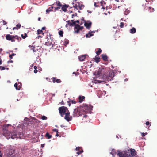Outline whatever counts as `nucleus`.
Listing matches in <instances>:
<instances>
[{"instance_id":"nucleus-26","label":"nucleus","mask_w":157,"mask_h":157,"mask_svg":"<svg viewBox=\"0 0 157 157\" xmlns=\"http://www.w3.org/2000/svg\"><path fill=\"white\" fill-rule=\"evenodd\" d=\"M17 83H15L14 85V86L16 88V89L17 90H20V87H17Z\"/></svg>"},{"instance_id":"nucleus-9","label":"nucleus","mask_w":157,"mask_h":157,"mask_svg":"<svg viewBox=\"0 0 157 157\" xmlns=\"http://www.w3.org/2000/svg\"><path fill=\"white\" fill-rule=\"evenodd\" d=\"M11 39L10 41H11L12 42H13L15 41V39H17L18 41H19L20 40H21V38L20 37L19 38L18 36L16 35L15 36H13Z\"/></svg>"},{"instance_id":"nucleus-63","label":"nucleus","mask_w":157,"mask_h":157,"mask_svg":"<svg viewBox=\"0 0 157 157\" xmlns=\"http://www.w3.org/2000/svg\"><path fill=\"white\" fill-rule=\"evenodd\" d=\"M24 120L25 121H28V119L27 117H25Z\"/></svg>"},{"instance_id":"nucleus-30","label":"nucleus","mask_w":157,"mask_h":157,"mask_svg":"<svg viewBox=\"0 0 157 157\" xmlns=\"http://www.w3.org/2000/svg\"><path fill=\"white\" fill-rule=\"evenodd\" d=\"M52 10L50 7L48 8L46 10V14L52 11Z\"/></svg>"},{"instance_id":"nucleus-23","label":"nucleus","mask_w":157,"mask_h":157,"mask_svg":"<svg viewBox=\"0 0 157 157\" xmlns=\"http://www.w3.org/2000/svg\"><path fill=\"white\" fill-rule=\"evenodd\" d=\"M29 47L30 48L31 50H32L34 52H36V50L35 49V48L34 46L29 45Z\"/></svg>"},{"instance_id":"nucleus-16","label":"nucleus","mask_w":157,"mask_h":157,"mask_svg":"<svg viewBox=\"0 0 157 157\" xmlns=\"http://www.w3.org/2000/svg\"><path fill=\"white\" fill-rule=\"evenodd\" d=\"M86 58V55H82L78 57V59L80 61H83Z\"/></svg>"},{"instance_id":"nucleus-20","label":"nucleus","mask_w":157,"mask_h":157,"mask_svg":"<svg viewBox=\"0 0 157 157\" xmlns=\"http://www.w3.org/2000/svg\"><path fill=\"white\" fill-rule=\"evenodd\" d=\"M57 6L61 7L62 5L60 2L59 1H56V2L54 3V4Z\"/></svg>"},{"instance_id":"nucleus-46","label":"nucleus","mask_w":157,"mask_h":157,"mask_svg":"<svg viewBox=\"0 0 157 157\" xmlns=\"http://www.w3.org/2000/svg\"><path fill=\"white\" fill-rule=\"evenodd\" d=\"M75 21V25H77V24H76V22H77V23H79V20H77L76 21Z\"/></svg>"},{"instance_id":"nucleus-22","label":"nucleus","mask_w":157,"mask_h":157,"mask_svg":"<svg viewBox=\"0 0 157 157\" xmlns=\"http://www.w3.org/2000/svg\"><path fill=\"white\" fill-rule=\"evenodd\" d=\"M85 97L83 96H80L79 97V102H81L83 101V100L84 99Z\"/></svg>"},{"instance_id":"nucleus-56","label":"nucleus","mask_w":157,"mask_h":157,"mask_svg":"<svg viewBox=\"0 0 157 157\" xmlns=\"http://www.w3.org/2000/svg\"><path fill=\"white\" fill-rule=\"evenodd\" d=\"M94 5L95 7H97L98 6L97 5L96 3V2L94 3Z\"/></svg>"},{"instance_id":"nucleus-49","label":"nucleus","mask_w":157,"mask_h":157,"mask_svg":"<svg viewBox=\"0 0 157 157\" xmlns=\"http://www.w3.org/2000/svg\"><path fill=\"white\" fill-rule=\"evenodd\" d=\"M77 14L76 13H75V14H72V18H73V16H77Z\"/></svg>"},{"instance_id":"nucleus-45","label":"nucleus","mask_w":157,"mask_h":157,"mask_svg":"<svg viewBox=\"0 0 157 157\" xmlns=\"http://www.w3.org/2000/svg\"><path fill=\"white\" fill-rule=\"evenodd\" d=\"M80 148L79 147H77L76 148V151H80ZM81 151H82V150H81Z\"/></svg>"},{"instance_id":"nucleus-25","label":"nucleus","mask_w":157,"mask_h":157,"mask_svg":"<svg viewBox=\"0 0 157 157\" xmlns=\"http://www.w3.org/2000/svg\"><path fill=\"white\" fill-rule=\"evenodd\" d=\"M45 136L48 139H50L52 138V135L49 134L48 132H47L45 135Z\"/></svg>"},{"instance_id":"nucleus-4","label":"nucleus","mask_w":157,"mask_h":157,"mask_svg":"<svg viewBox=\"0 0 157 157\" xmlns=\"http://www.w3.org/2000/svg\"><path fill=\"white\" fill-rule=\"evenodd\" d=\"M82 115H83V114L82 113V111L80 108H77L74 109L73 114V117H78Z\"/></svg>"},{"instance_id":"nucleus-55","label":"nucleus","mask_w":157,"mask_h":157,"mask_svg":"<svg viewBox=\"0 0 157 157\" xmlns=\"http://www.w3.org/2000/svg\"><path fill=\"white\" fill-rule=\"evenodd\" d=\"M145 136V135L144 134V133H141V136H142V137H144V136Z\"/></svg>"},{"instance_id":"nucleus-12","label":"nucleus","mask_w":157,"mask_h":157,"mask_svg":"<svg viewBox=\"0 0 157 157\" xmlns=\"http://www.w3.org/2000/svg\"><path fill=\"white\" fill-rule=\"evenodd\" d=\"M92 23L91 22H90L89 23L85 22L84 23V25L88 29H89L91 26Z\"/></svg>"},{"instance_id":"nucleus-60","label":"nucleus","mask_w":157,"mask_h":157,"mask_svg":"<svg viewBox=\"0 0 157 157\" xmlns=\"http://www.w3.org/2000/svg\"><path fill=\"white\" fill-rule=\"evenodd\" d=\"M87 12L89 13H92L91 11H89V10H87Z\"/></svg>"},{"instance_id":"nucleus-7","label":"nucleus","mask_w":157,"mask_h":157,"mask_svg":"<svg viewBox=\"0 0 157 157\" xmlns=\"http://www.w3.org/2000/svg\"><path fill=\"white\" fill-rule=\"evenodd\" d=\"M114 76V73L113 72H109V75L107 76V78L106 79H107L108 80L111 81L113 80V78Z\"/></svg>"},{"instance_id":"nucleus-5","label":"nucleus","mask_w":157,"mask_h":157,"mask_svg":"<svg viewBox=\"0 0 157 157\" xmlns=\"http://www.w3.org/2000/svg\"><path fill=\"white\" fill-rule=\"evenodd\" d=\"M59 113L62 117H63L64 115H65L66 113L68 111L67 108L65 106H63L59 108Z\"/></svg>"},{"instance_id":"nucleus-39","label":"nucleus","mask_w":157,"mask_h":157,"mask_svg":"<svg viewBox=\"0 0 157 157\" xmlns=\"http://www.w3.org/2000/svg\"><path fill=\"white\" fill-rule=\"evenodd\" d=\"M149 10H150V12H152L154 11V8H151V7H149Z\"/></svg>"},{"instance_id":"nucleus-2","label":"nucleus","mask_w":157,"mask_h":157,"mask_svg":"<svg viewBox=\"0 0 157 157\" xmlns=\"http://www.w3.org/2000/svg\"><path fill=\"white\" fill-rule=\"evenodd\" d=\"M23 133L21 132H19L17 131H14L10 133L9 135L10 138L12 139H14L16 138H21V136L22 135Z\"/></svg>"},{"instance_id":"nucleus-62","label":"nucleus","mask_w":157,"mask_h":157,"mask_svg":"<svg viewBox=\"0 0 157 157\" xmlns=\"http://www.w3.org/2000/svg\"><path fill=\"white\" fill-rule=\"evenodd\" d=\"M87 117V116L86 115H85L83 117L84 118H86Z\"/></svg>"},{"instance_id":"nucleus-8","label":"nucleus","mask_w":157,"mask_h":157,"mask_svg":"<svg viewBox=\"0 0 157 157\" xmlns=\"http://www.w3.org/2000/svg\"><path fill=\"white\" fill-rule=\"evenodd\" d=\"M64 119L67 121L71 120L72 117L71 116H70V112L69 111H68V112L66 113H65Z\"/></svg>"},{"instance_id":"nucleus-53","label":"nucleus","mask_w":157,"mask_h":157,"mask_svg":"<svg viewBox=\"0 0 157 157\" xmlns=\"http://www.w3.org/2000/svg\"><path fill=\"white\" fill-rule=\"evenodd\" d=\"M54 11H56V10H58L56 7H54Z\"/></svg>"},{"instance_id":"nucleus-64","label":"nucleus","mask_w":157,"mask_h":157,"mask_svg":"<svg viewBox=\"0 0 157 157\" xmlns=\"http://www.w3.org/2000/svg\"><path fill=\"white\" fill-rule=\"evenodd\" d=\"M37 67L36 66H35L34 67V68L35 69H36L37 68Z\"/></svg>"},{"instance_id":"nucleus-61","label":"nucleus","mask_w":157,"mask_h":157,"mask_svg":"<svg viewBox=\"0 0 157 157\" xmlns=\"http://www.w3.org/2000/svg\"><path fill=\"white\" fill-rule=\"evenodd\" d=\"M61 7H59V6H57V7H56L57 8V9H58V10H59V9H60V8H61Z\"/></svg>"},{"instance_id":"nucleus-15","label":"nucleus","mask_w":157,"mask_h":157,"mask_svg":"<svg viewBox=\"0 0 157 157\" xmlns=\"http://www.w3.org/2000/svg\"><path fill=\"white\" fill-rule=\"evenodd\" d=\"M123 154L125 157H131L129 150L125 151L124 154Z\"/></svg>"},{"instance_id":"nucleus-14","label":"nucleus","mask_w":157,"mask_h":157,"mask_svg":"<svg viewBox=\"0 0 157 157\" xmlns=\"http://www.w3.org/2000/svg\"><path fill=\"white\" fill-rule=\"evenodd\" d=\"M130 154H131V156H134L136 155V151L134 149H131L129 151Z\"/></svg>"},{"instance_id":"nucleus-24","label":"nucleus","mask_w":157,"mask_h":157,"mask_svg":"<svg viewBox=\"0 0 157 157\" xmlns=\"http://www.w3.org/2000/svg\"><path fill=\"white\" fill-rule=\"evenodd\" d=\"M117 155L119 156V157H125L121 152H119L117 153Z\"/></svg>"},{"instance_id":"nucleus-52","label":"nucleus","mask_w":157,"mask_h":157,"mask_svg":"<svg viewBox=\"0 0 157 157\" xmlns=\"http://www.w3.org/2000/svg\"><path fill=\"white\" fill-rule=\"evenodd\" d=\"M37 71H38L36 69H35L34 71V72L35 73H37Z\"/></svg>"},{"instance_id":"nucleus-41","label":"nucleus","mask_w":157,"mask_h":157,"mask_svg":"<svg viewBox=\"0 0 157 157\" xmlns=\"http://www.w3.org/2000/svg\"><path fill=\"white\" fill-rule=\"evenodd\" d=\"M41 119L43 120H46L47 119V117L44 116H43L42 117Z\"/></svg>"},{"instance_id":"nucleus-57","label":"nucleus","mask_w":157,"mask_h":157,"mask_svg":"<svg viewBox=\"0 0 157 157\" xmlns=\"http://www.w3.org/2000/svg\"><path fill=\"white\" fill-rule=\"evenodd\" d=\"M13 29L14 30L15 29L17 30V28L16 27H14L13 28Z\"/></svg>"},{"instance_id":"nucleus-18","label":"nucleus","mask_w":157,"mask_h":157,"mask_svg":"<svg viewBox=\"0 0 157 157\" xmlns=\"http://www.w3.org/2000/svg\"><path fill=\"white\" fill-rule=\"evenodd\" d=\"M103 59L105 61H107L108 60V57L106 54H103L101 55Z\"/></svg>"},{"instance_id":"nucleus-21","label":"nucleus","mask_w":157,"mask_h":157,"mask_svg":"<svg viewBox=\"0 0 157 157\" xmlns=\"http://www.w3.org/2000/svg\"><path fill=\"white\" fill-rule=\"evenodd\" d=\"M136 32V29L133 27L130 30V33L132 34H133L135 33Z\"/></svg>"},{"instance_id":"nucleus-32","label":"nucleus","mask_w":157,"mask_h":157,"mask_svg":"<svg viewBox=\"0 0 157 157\" xmlns=\"http://www.w3.org/2000/svg\"><path fill=\"white\" fill-rule=\"evenodd\" d=\"M63 32L62 30H60L59 32V35H60V36L61 37L63 36Z\"/></svg>"},{"instance_id":"nucleus-47","label":"nucleus","mask_w":157,"mask_h":157,"mask_svg":"<svg viewBox=\"0 0 157 157\" xmlns=\"http://www.w3.org/2000/svg\"><path fill=\"white\" fill-rule=\"evenodd\" d=\"M71 102L72 104H74L76 103V102L74 100H72Z\"/></svg>"},{"instance_id":"nucleus-54","label":"nucleus","mask_w":157,"mask_h":157,"mask_svg":"<svg viewBox=\"0 0 157 157\" xmlns=\"http://www.w3.org/2000/svg\"><path fill=\"white\" fill-rule=\"evenodd\" d=\"M146 124L147 125H148L149 124V122L148 121H147L146 122Z\"/></svg>"},{"instance_id":"nucleus-29","label":"nucleus","mask_w":157,"mask_h":157,"mask_svg":"<svg viewBox=\"0 0 157 157\" xmlns=\"http://www.w3.org/2000/svg\"><path fill=\"white\" fill-rule=\"evenodd\" d=\"M37 34L38 35L39 34H40L41 33H42L43 34H44V33H43V32L42 31V30H38L37 31Z\"/></svg>"},{"instance_id":"nucleus-27","label":"nucleus","mask_w":157,"mask_h":157,"mask_svg":"<svg viewBox=\"0 0 157 157\" xmlns=\"http://www.w3.org/2000/svg\"><path fill=\"white\" fill-rule=\"evenodd\" d=\"M102 52V50L100 48H99L98 50L96 52V53L97 55H99Z\"/></svg>"},{"instance_id":"nucleus-42","label":"nucleus","mask_w":157,"mask_h":157,"mask_svg":"<svg viewBox=\"0 0 157 157\" xmlns=\"http://www.w3.org/2000/svg\"><path fill=\"white\" fill-rule=\"evenodd\" d=\"M5 67L0 66V70H4L5 69Z\"/></svg>"},{"instance_id":"nucleus-33","label":"nucleus","mask_w":157,"mask_h":157,"mask_svg":"<svg viewBox=\"0 0 157 157\" xmlns=\"http://www.w3.org/2000/svg\"><path fill=\"white\" fill-rule=\"evenodd\" d=\"M100 58H99V57H95V61L96 62V63H98L100 61Z\"/></svg>"},{"instance_id":"nucleus-51","label":"nucleus","mask_w":157,"mask_h":157,"mask_svg":"<svg viewBox=\"0 0 157 157\" xmlns=\"http://www.w3.org/2000/svg\"><path fill=\"white\" fill-rule=\"evenodd\" d=\"M54 5V4H52V5H51L52 6L51 7H50V8L52 10L53 8H54L53 6H52Z\"/></svg>"},{"instance_id":"nucleus-34","label":"nucleus","mask_w":157,"mask_h":157,"mask_svg":"<svg viewBox=\"0 0 157 157\" xmlns=\"http://www.w3.org/2000/svg\"><path fill=\"white\" fill-rule=\"evenodd\" d=\"M21 36L22 38L25 39L27 37V34L26 33H25L24 35L23 34H21Z\"/></svg>"},{"instance_id":"nucleus-10","label":"nucleus","mask_w":157,"mask_h":157,"mask_svg":"<svg viewBox=\"0 0 157 157\" xmlns=\"http://www.w3.org/2000/svg\"><path fill=\"white\" fill-rule=\"evenodd\" d=\"M69 5L64 4L63 5H62L61 6V9L62 11L64 12H66L67 10V9L69 7Z\"/></svg>"},{"instance_id":"nucleus-44","label":"nucleus","mask_w":157,"mask_h":157,"mask_svg":"<svg viewBox=\"0 0 157 157\" xmlns=\"http://www.w3.org/2000/svg\"><path fill=\"white\" fill-rule=\"evenodd\" d=\"M73 7L76 9V10H78V5L77 4L75 5L74 6H73Z\"/></svg>"},{"instance_id":"nucleus-17","label":"nucleus","mask_w":157,"mask_h":157,"mask_svg":"<svg viewBox=\"0 0 157 157\" xmlns=\"http://www.w3.org/2000/svg\"><path fill=\"white\" fill-rule=\"evenodd\" d=\"M53 82L54 83L55 82L57 83H60L61 82L60 80L59 79H56V78L55 77L53 78Z\"/></svg>"},{"instance_id":"nucleus-35","label":"nucleus","mask_w":157,"mask_h":157,"mask_svg":"<svg viewBox=\"0 0 157 157\" xmlns=\"http://www.w3.org/2000/svg\"><path fill=\"white\" fill-rule=\"evenodd\" d=\"M15 55H16V54L15 53H13L11 55H10L9 56V58H10V59H13V56Z\"/></svg>"},{"instance_id":"nucleus-28","label":"nucleus","mask_w":157,"mask_h":157,"mask_svg":"<svg viewBox=\"0 0 157 157\" xmlns=\"http://www.w3.org/2000/svg\"><path fill=\"white\" fill-rule=\"evenodd\" d=\"M116 153L115 152L114 149L112 150V152H110V154H112L113 157L114 156V155H115Z\"/></svg>"},{"instance_id":"nucleus-38","label":"nucleus","mask_w":157,"mask_h":157,"mask_svg":"<svg viewBox=\"0 0 157 157\" xmlns=\"http://www.w3.org/2000/svg\"><path fill=\"white\" fill-rule=\"evenodd\" d=\"M83 152V151L82 150V151H78L76 152V154H78V155H80L81 153H82Z\"/></svg>"},{"instance_id":"nucleus-19","label":"nucleus","mask_w":157,"mask_h":157,"mask_svg":"<svg viewBox=\"0 0 157 157\" xmlns=\"http://www.w3.org/2000/svg\"><path fill=\"white\" fill-rule=\"evenodd\" d=\"M13 36L12 35L10 34H7L6 35V38L7 40L10 41L11 40V39Z\"/></svg>"},{"instance_id":"nucleus-1","label":"nucleus","mask_w":157,"mask_h":157,"mask_svg":"<svg viewBox=\"0 0 157 157\" xmlns=\"http://www.w3.org/2000/svg\"><path fill=\"white\" fill-rule=\"evenodd\" d=\"M104 69L99 68L98 71H95L94 75H95L96 78L101 79V80H99L98 82L101 83L104 82L107 78V76L105 75Z\"/></svg>"},{"instance_id":"nucleus-40","label":"nucleus","mask_w":157,"mask_h":157,"mask_svg":"<svg viewBox=\"0 0 157 157\" xmlns=\"http://www.w3.org/2000/svg\"><path fill=\"white\" fill-rule=\"evenodd\" d=\"M124 24L123 22H121L120 23V27L121 28H122L124 27Z\"/></svg>"},{"instance_id":"nucleus-59","label":"nucleus","mask_w":157,"mask_h":157,"mask_svg":"<svg viewBox=\"0 0 157 157\" xmlns=\"http://www.w3.org/2000/svg\"><path fill=\"white\" fill-rule=\"evenodd\" d=\"M68 105H69V106H70L71 105V103H70V102H69L68 101Z\"/></svg>"},{"instance_id":"nucleus-36","label":"nucleus","mask_w":157,"mask_h":157,"mask_svg":"<svg viewBox=\"0 0 157 157\" xmlns=\"http://www.w3.org/2000/svg\"><path fill=\"white\" fill-rule=\"evenodd\" d=\"M129 13V10H126L124 12V14L125 15H127Z\"/></svg>"},{"instance_id":"nucleus-31","label":"nucleus","mask_w":157,"mask_h":157,"mask_svg":"<svg viewBox=\"0 0 157 157\" xmlns=\"http://www.w3.org/2000/svg\"><path fill=\"white\" fill-rule=\"evenodd\" d=\"M77 3L78 4L79 9L81 10L82 9V7H84V5L82 4L80 5V3L78 2H77Z\"/></svg>"},{"instance_id":"nucleus-13","label":"nucleus","mask_w":157,"mask_h":157,"mask_svg":"<svg viewBox=\"0 0 157 157\" xmlns=\"http://www.w3.org/2000/svg\"><path fill=\"white\" fill-rule=\"evenodd\" d=\"M93 33H95V31H91V32H90V31L89 33L86 34V37L89 38V37H91L92 36H93Z\"/></svg>"},{"instance_id":"nucleus-58","label":"nucleus","mask_w":157,"mask_h":157,"mask_svg":"<svg viewBox=\"0 0 157 157\" xmlns=\"http://www.w3.org/2000/svg\"><path fill=\"white\" fill-rule=\"evenodd\" d=\"M46 29V28L45 27H43L42 28V30H45Z\"/></svg>"},{"instance_id":"nucleus-50","label":"nucleus","mask_w":157,"mask_h":157,"mask_svg":"<svg viewBox=\"0 0 157 157\" xmlns=\"http://www.w3.org/2000/svg\"><path fill=\"white\" fill-rule=\"evenodd\" d=\"M45 44H46V45H50V43H49V42H46L45 43Z\"/></svg>"},{"instance_id":"nucleus-6","label":"nucleus","mask_w":157,"mask_h":157,"mask_svg":"<svg viewBox=\"0 0 157 157\" xmlns=\"http://www.w3.org/2000/svg\"><path fill=\"white\" fill-rule=\"evenodd\" d=\"M83 28V26H80L79 25H75L74 27V33H78L80 30Z\"/></svg>"},{"instance_id":"nucleus-3","label":"nucleus","mask_w":157,"mask_h":157,"mask_svg":"<svg viewBox=\"0 0 157 157\" xmlns=\"http://www.w3.org/2000/svg\"><path fill=\"white\" fill-rule=\"evenodd\" d=\"M93 106L90 105H87L86 104H84L83 105L80 107V109L82 110V112L84 111L85 113H89L91 112Z\"/></svg>"},{"instance_id":"nucleus-43","label":"nucleus","mask_w":157,"mask_h":157,"mask_svg":"<svg viewBox=\"0 0 157 157\" xmlns=\"http://www.w3.org/2000/svg\"><path fill=\"white\" fill-rule=\"evenodd\" d=\"M68 40H65L64 42V45H65V44L67 45L68 44Z\"/></svg>"},{"instance_id":"nucleus-48","label":"nucleus","mask_w":157,"mask_h":157,"mask_svg":"<svg viewBox=\"0 0 157 157\" xmlns=\"http://www.w3.org/2000/svg\"><path fill=\"white\" fill-rule=\"evenodd\" d=\"M3 25H6V24H7V22H6L5 21L3 20Z\"/></svg>"},{"instance_id":"nucleus-37","label":"nucleus","mask_w":157,"mask_h":157,"mask_svg":"<svg viewBox=\"0 0 157 157\" xmlns=\"http://www.w3.org/2000/svg\"><path fill=\"white\" fill-rule=\"evenodd\" d=\"M21 26V25L19 23L17 24L16 25V27L17 28V29H19L20 28Z\"/></svg>"},{"instance_id":"nucleus-11","label":"nucleus","mask_w":157,"mask_h":157,"mask_svg":"<svg viewBox=\"0 0 157 157\" xmlns=\"http://www.w3.org/2000/svg\"><path fill=\"white\" fill-rule=\"evenodd\" d=\"M66 22L67 23L68 25L70 26H72L74 25L75 26V21H74V20H71V21L69 20L67 21Z\"/></svg>"}]
</instances>
